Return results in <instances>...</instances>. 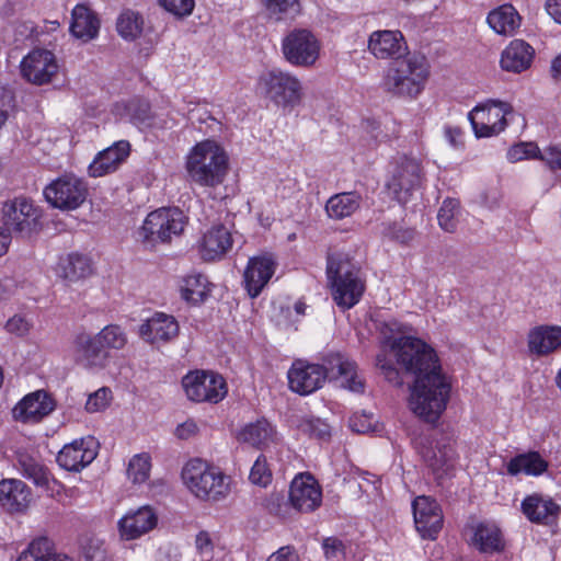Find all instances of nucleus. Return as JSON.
<instances>
[{"label": "nucleus", "instance_id": "f257e3e1", "mask_svg": "<svg viewBox=\"0 0 561 561\" xmlns=\"http://www.w3.org/2000/svg\"><path fill=\"white\" fill-rule=\"evenodd\" d=\"M411 328L389 320L380 328L383 343L389 346L399 365L415 376L411 388V411L428 423H435L446 410L451 385L442 373L435 351L417 337L407 335Z\"/></svg>", "mask_w": 561, "mask_h": 561}, {"label": "nucleus", "instance_id": "f03ea898", "mask_svg": "<svg viewBox=\"0 0 561 561\" xmlns=\"http://www.w3.org/2000/svg\"><path fill=\"white\" fill-rule=\"evenodd\" d=\"M229 158L215 140L196 144L186 159V171L192 182L204 187L220 185L228 173Z\"/></svg>", "mask_w": 561, "mask_h": 561}, {"label": "nucleus", "instance_id": "7ed1b4c3", "mask_svg": "<svg viewBox=\"0 0 561 561\" xmlns=\"http://www.w3.org/2000/svg\"><path fill=\"white\" fill-rule=\"evenodd\" d=\"M127 342L126 332L117 324H108L94 335L81 333L75 341L76 362L84 368L102 369L111 358L110 351L123 350Z\"/></svg>", "mask_w": 561, "mask_h": 561}, {"label": "nucleus", "instance_id": "20e7f679", "mask_svg": "<svg viewBox=\"0 0 561 561\" xmlns=\"http://www.w3.org/2000/svg\"><path fill=\"white\" fill-rule=\"evenodd\" d=\"M428 75L425 58L409 54L390 64L382 79V88L393 96L415 99L424 90Z\"/></svg>", "mask_w": 561, "mask_h": 561}, {"label": "nucleus", "instance_id": "39448f33", "mask_svg": "<svg viewBox=\"0 0 561 561\" xmlns=\"http://www.w3.org/2000/svg\"><path fill=\"white\" fill-rule=\"evenodd\" d=\"M186 488L198 499L219 502L231 492V478L202 459L190 460L182 470Z\"/></svg>", "mask_w": 561, "mask_h": 561}, {"label": "nucleus", "instance_id": "423d86ee", "mask_svg": "<svg viewBox=\"0 0 561 561\" xmlns=\"http://www.w3.org/2000/svg\"><path fill=\"white\" fill-rule=\"evenodd\" d=\"M327 274L332 285L333 300L339 307L350 309L359 301L364 283L347 257L341 254L329 256Z\"/></svg>", "mask_w": 561, "mask_h": 561}, {"label": "nucleus", "instance_id": "0eeeda50", "mask_svg": "<svg viewBox=\"0 0 561 561\" xmlns=\"http://www.w3.org/2000/svg\"><path fill=\"white\" fill-rule=\"evenodd\" d=\"M257 91L278 107L294 108L304 95L301 81L282 69L263 72L257 80Z\"/></svg>", "mask_w": 561, "mask_h": 561}, {"label": "nucleus", "instance_id": "6e6552de", "mask_svg": "<svg viewBox=\"0 0 561 561\" xmlns=\"http://www.w3.org/2000/svg\"><path fill=\"white\" fill-rule=\"evenodd\" d=\"M46 201L55 208L73 210L79 208L88 196V185L73 173H65L53 180L45 188Z\"/></svg>", "mask_w": 561, "mask_h": 561}, {"label": "nucleus", "instance_id": "1a4fd4ad", "mask_svg": "<svg viewBox=\"0 0 561 561\" xmlns=\"http://www.w3.org/2000/svg\"><path fill=\"white\" fill-rule=\"evenodd\" d=\"M511 104L497 100H488L474 106L468 114L477 138L492 137L503 131L507 125V115L512 114Z\"/></svg>", "mask_w": 561, "mask_h": 561}, {"label": "nucleus", "instance_id": "9d476101", "mask_svg": "<svg viewBox=\"0 0 561 561\" xmlns=\"http://www.w3.org/2000/svg\"><path fill=\"white\" fill-rule=\"evenodd\" d=\"M185 226V217L179 208H160L151 211L145 219L139 237L147 242H167L179 236Z\"/></svg>", "mask_w": 561, "mask_h": 561}, {"label": "nucleus", "instance_id": "9b49d317", "mask_svg": "<svg viewBox=\"0 0 561 561\" xmlns=\"http://www.w3.org/2000/svg\"><path fill=\"white\" fill-rule=\"evenodd\" d=\"M423 179L422 161L415 157L403 156L397 160L386 187L396 201L404 204L411 193L421 186Z\"/></svg>", "mask_w": 561, "mask_h": 561}, {"label": "nucleus", "instance_id": "f8f14e48", "mask_svg": "<svg viewBox=\"0 0 561 561\" xmlns=\"http://www.w3.org/2000/svg\"><path fill=\"white\" fill-rule=\"evenodd\" d=\"M282 53L287 62L295 67H311L320 54V43L307 28H294L282 39Z\"/></svg>", "mask_w": 561, "mask_h": 561}, {"label": "nucleus", "instance_id": "ddd939ff", "mask_svg": "<svg viewBox=\"0 0 561 561\" xmlns=\"http://www.w3.org/2000/svg\"><path fill=\"white\" fill-rule=\"evenodd\" d=\"M183 389L191 401L218 403L227 394V383L222 376L195 370L182 379Z\"/></svg>", "mask_w": 561, "mask_h": 561}, {"label": "nucleus", "instance_id": "4468645a", "mask_svg": "<svg viewBox=\"0 0 561 561\" xmlns=\"http://www.w3.org/2000/svg\"><path fill=\"white\" fill-rule=\"evenodd\" d=\"M58 62L54 53L44 48L31 50L20 62L21 77L28 83L44 85L50 83L58 73Z\"/></svg>", "mask_w": 561, "mask_h": 561}, {"label": "nucleus", "instance_id": "2eb2a0df", "mask_svg": "<svg viewBox=\"0 0 561 561\" xmlns=\"http://www.w3.org/2000/svg\"><path fill=\"white\" fill-rule=\"evenodd\" d=\"M3 221L5 229L20 233L33 232L42 216L41 209L26 197H16L3 205Z\"/></svg>", "mask_w": 561, "mask_h": 561}, {"label": "nucleus", "instance_id": "dca6fc26", "mask_svg": "<svg viewBox=\"0 0 561 561\" xmlns=\"http://www.w3.org/2000/svg\"><path fill=\"white\" fill-rule=\"evenodd\" d=\"M56 408L54 398L45 390H36L23 397L12 409L15 421L36 424L48 416Z\"/></svg>", "mask_w": 561, "mask_h": 561}, {"label": "nucleus", "instance_id": "f3484780", "mask_svg": "<svg viewBox=\"0 0 561 561\" xmlns=\"http://www.w3.org/2000/svg\"><path fill=\"white\" fill-rule=\"evenodd\" d=\"M289 501L301 513L316 511L322 503V490L314 477L308 472L297 474L290 483Z\"/></svg>", "mask_w": 561, "mask_h": 561}, {"label": "nucleus", "instance_id": "a211bd4d", "mask_svg": "<svg viewBox=\"0 0 561 561\" xmlns=\"http://www.w3.org/2000/svg\"><path fill=\"white\" fill-rule=\"evenodd\" d=\"M320 367L327 379H341V385L353 392L364 391V381L357 375L356 365L340 353H330L323 357Z\"/></svg>", "mask_w": 561, "mask_h": 561}, {"label": "nucleus", "instance_id": "6ab92c4d", "mask_svg": "<svg viewBox=\"0 0 561 561\" xmlns=\"http://www.w3.org/2000/svg\"><path fill=\"white\" fill-rule=\"evenodd\" d=\"M98 455V444L91 436L76 439L57 455L58 465L68 471H80L90 465Z\"/></svg>", "mask_w": 561, "mask_h": 561}, {"label": "nucleus", "instance_id": "aec40b11", "mask_svg": "<svg viewBox=\"0 0 561 561\" xmlns=\"http://www.w3.org/2000/svg\"><path fill=\"white\" fill-rule=\"evenodd\" d=\"M289 388L299 394H310L325 382V371L319 364L297 360L288 370Z\"/></svg>", "mask_w": 561, "mask_h": 561}, {"label": "nucleus", "instance_id": "412c9836", "mask_svg": "<svg viewBox=\"0 0 561 561\" xmlns=\"http://www.w3.org/2000/svg\"><path fill=\"white\" fill-rule=\"evenodd\" d=\"M369 51L378 59L393 61L409 55L408 45L400 31H375L368 39Z\"/></svg>", "mask_w": 561, "mask_h": 561}, {"label": "nucleus", "instance_id": "4be33fe9", "mask_svg": "<svg viewBox=\"0 0 561 561\" xmlns=\"http://www.w3.org/2000/svg\"><path fill=\"white\" fill-rule=\"evenodd\" d=\"M522 512L534 524H553L560 513V504L550 495L533 493L522 501Z\"/></svg>", "mask_w": 561, "mask_h": 561}, {"label": "nucleus", "instance_id": "5701e85b", "mask_svg": "<svg viewBox=\"0 0 561 561\" xmlns=\"http://www.w3.org/2000/svg\"><path fill=\"white\" fill-rule=\"evenodd\" d=\"M179 330V323L173 316L156 312L139 327V335L144 341L159 345L175 339Z\"/></svg>", "mask_w": 561, "mask_h": 561}, {"label": "nucleus", "instance_id": "b1692460", "mask_svg": "<svg viewBox=\"0 0 561 561\" xmlns=\"http://www.w3.org/2000/svg\"><path fill=\"white\" fill-rule=\"evenodd\" d=\"M276 263L268 255L254 256L243 273L244 287L251 298L257 297L275 272Z\"/></svg>", "mask_w": 561, "mask_h": 561}, {"label": "nucleus", "instance_id": "393cba45", "mask_svg": "<svg viewBox=\"0 0 561 561\" xmlns=\"http://www.w3.org/2000/svg\"><path fill=\"white\" fill-rule=\"evenodd\" d=\"M232 243L230 230L224 225H215L203 236L199 245L201 256L205 261L221 259L231 249Z\"/></svg>", "mask_w": 561, "mask_h": 561}, {"label": "nucleus", "instance_id": "a878e982", "mask_svg": "<svg viewBox=\"0 0 561 561\" xmlns=\"http://www.w3.org/2000/svg\"><path fill=\"white\" fill-rule=\"evenodd\" d=\"M32 502L31 489L21 480L3 479L0 481V504L11 513L24 512Z\"/></svg>", "mask_w": 561, "mask_h": 561}, {"label": "nucleus", "instance_id": "bb28decb", "mask_svg": "<svg viewBox=\"0 0 561 561\" xmlns=\"http://www.w3.org/2000/svg\"><path fill=\"white\" fill-rule=\"evenodd\" d=\"M130 146L128 141L121 140L101 151L89 165L91 176L99 178L114 172L128 157Z\"/></svg>", "mask_w": 561, "mask_h": 561}, {"label": "nucleus", "instance_id": "cd10ccee", "mask_svg": "<svg viewBox=\"0 0 561 561\" xmlns=\"http://www.w3.org/2000/svg\"><path fill=\"white\" fill-rule=\"evenodd\" d=\"M529 353L546 356L561 348V327L540 325L531 329L527 336Z\"/></svg>", "mask_w": 561, "mask_h": 561}, {"label": "nucleus", "instance_id": "c85d7f7f", "mask_svg": "<svg viewBox=\"0 0 561 561\" xmlns=\"http://www.w3.org/2000/svg\"><path fill=\"white\" fill-rule=\"evenodd\" d=\"M534 48L523 39H514L502 51L501 67L505 71L522 72L529 68L534 58Z\"/></svg>", "mask_w": 561, "mask_h": 561}, {"label": "nucleus", "instance_id": "c756f323", "mask_svg": "<svg viewBox=\"0 0 561 561\" xmlns=\"http://www.w3.org/2000/svg\"><path fill=\"white\" fill-rule=\"evenodd\" d=\"M99 28V20L89 8L83 4H78L73 8L70 32L76 38L89 42L98 35Z\"/></svg>", "mask_w": 561, "mask_h": 561}, {"label": "nucleus", "instance_id": "7c9ffc66", "mask_svg": "<svg viewBox=\"0 0 561 561\" xmlns=\"http://www.w3.org/2000/svg\"><path fill=\"white\" fill-rule=\"evenodd\" d=\"M423 458L436 479L440 480L454 470L456 453L451 445H443L436 449H428L423 454Z\"/></svg>", "mask_w": 561, "mask_h": 561}, {"label": "nucleus", "instance_id": "2f4dec72", "mask_svg": "<svg viewBox=\"0 0 561 561\" xmlns=\"http://www.w3.org/2000/svg\"><path fill=\"white\" fill-rule=\"evenodd\" d=\"M488 24L500 35L512 36L520 26V16L512 4H503L488 15Z\"/></svg>", "mask_w": 561, "mask_h": 561}, {"label": "nucleus", "instance_id": "473e14b6", "mask_svg": "<svg viewBox=\"0 0 561 561\" xmlns=\"http://www.w3.org/2000/svg\"><path fill=\"white\" fill-rule=\"evenodd\" d=\"M507 473L517 476L525 473L527 476H540L548 469V462L537 451L519 454L512 458L506 466Z\"/></svg>", "mask_w": 561, "mask_h": 561}, {"label": "nucleus", "instance_id": "72a5a7b5", "mask_svg": "<svg viewBox=\"0 0 561 561\" xmlns=\"http://www.w3.org/2000/svg\"><path fill=\"white\" fill-rule=\"evenodd\" d=\"M362 197L356 192H344L331 196L325 204L328 216L335 220L352 216L360 206Z\"/></svg>", "mask_w": 561, "mask_h": 561}, {"label": "nucleus", "instance_id": "f704fd0d", "mask_svg": "<svg viewBox=\"0 0 561 561\" xmlns=\"http://www.w3.org/2000/svg\"><path fill=\"white\" fill-rule=\"evenodd\" d=\"M92 273L90 260L81 254L71 253L60 259L57 267V274L68 282H77L85 278Z\"/></svg>", "mask_w": 561, "mask_h": 561}, {"label": "nucleus", "instance_id": "c9c22d12", "mask_svg": "<svg viewBox=\"0 0 561 561\" xmlns=\"http://www.w3.org/2000/svg\"><path fill=\"white\" fill-rule=\"evenodd\" d=\"M468 541L481 553L500 552L505 546L500 528H472Z\"/></svg>", "mask_w": 561, "mask_h": 561}, {"label": "nucleus", "instance_id": "e433bc0d", "mask_svg": "<svg viewBox=\"0 0 561 561\" xmlns=\"http://www.w3.org/2000/svg\"><path fill=\"white\" fill-rule=\"evenodd\" d=\"M412 511L415 524L423 526H440L443 512L439 504L430 496H417L412 502Z\"/></svg>", "mask_w": 561, "mask_h": 561}, {"label": "nucleus", "instance_id": "4c0bfd02", "mask_svg": "<svg viewBox=\"0 0 561 561\" xmlns=\"http://www.w3.org/2000/svg\"><path fill=\"white\" fill-rule=\"evenodd\" d=\"M274 428L266 420L245 425L238 435L239 440L255 447L266 446L273 440Z\"/></svg>", "mask_w": 561, "mask_h": 561}, {"label": "nucleus", "instance_id": "58836bf2", "mask_svg": "<svg viewBox=\"0 0 561 561\" xmlns=\"http://www.w3.org/2000/svg\"><path fill=\"white\" fill-rule=\"evenodd\" d=\"M209 282L205 275H188L181 286L182 298L192 304H199L209 295Z\"/></svg>", "mask_w": 561, "mask_h": 561}, {"label": "nucleus", "instance_id": "ea45409f", "mask_svg": "<svg viewBox=\"0 0 561 561\" xmlns=\"http://www.w3.org/2000/svg\"><path fill=\"white\" fill-rule=\"evenodd\" d=\"M22 474L32 480L37 486L50 489V482H55L48 469L30 456H21L19 459Z\"/></svg>", "mask_w": 561, "mask_h": 561}, {"label": "nucleus", "instance_id": "a19ab883", "mask_svg": "<svg viewBox=\"0 0 561 561\" xmlns=\"http://www.w3.org/2000/svg\"><path fill=\"white\" fill-rule=\"evenodd\" d=\"M56 552L55 543L45 536L34 538L16 561H50Z\"/></svg>", "mask_w": 561, "mask_h": 561}, {"label": "nucleus", "instance_id": "79ce46f5", "mask_svg": "<svg viewBox=\"0 0 561 561\" xmlns=\"http://www.w3.org/2000/svg\"><path fill=\"white\" fill-rule=\"evenodd\" d=\"M144 20L141 15L131 10H126L117 19L116 28L118 34L127 39L134 41L142 33Z\"/></svg>", "mask_w": 561, "mask_h": 561}, {"label": "nucleus", "instance_id": "37998d69", "mask_svg": "<svg viewBox=\"0 0 561 561\" xmlns=\"http://www.w3.org/2000/svg\"><path fill=\"white\" fill-rule=\"evenodd\" d=\"M158 515L150 505H144L136 510H129L122 516L117 526H157Z\"/></svg>", "mask_w": 561, "mask_h": 561}, {"label": "nucleus", "instance_id": "c03bdc74", "mask_svg": "<svg viewBox=\"0 0 561 561\" xmlns=\"http://www.w3.org/2000/svg\"><path fill=\"white\" fill-rule=\"evenodd\" d=\"M297 427L312 438L324 440L331 436L330 425L320 417L304 416L298 421Z\"/></svg>", "mask_w": 561, "mask_h": 561}, {"label": "nucleus", "instance_id": "a18cd8bd", "mask_svg": "<svg viewBox=\"0 0 561 561\" xmlns=\"http://www.w3.org/2000/svg\"><path fill=\"white\" fill-rule=\"evenodd\" d=\"M268 14L276 20L293 18L300 11L299 0H263Z\"/></svg>", "mask_w": 561, "mask_h": 561}, {"label": "nucleus", "instance_id": "49530a36", "mask_svg": "<svg viewBox=\"0 0 561 561\" xmlns=\"http://www.w3.org/2000/svg\"><path fill=\"white\" fill-rule=\"evenodd\" d=\"M459 213V202L454 198H446L437 214L439 227L447 231L453 232L457 227V215Z\"/></svg>", "mask_w": 561, "mask_h": 561}, {"label": "nucleus", "instance_id": "de8ad7c7", "mask_svg": "<svg viewBox=\"0 0 561 561\" xmlns=\"http://www.w3.org/2000/svg\"><path fill=\"white\" fill-rule=\"evenodd\" d=\"M150 456L146 453L135 455L128 465V477L134 483H144L150 473Z\"/></svg>", "mask_w": 561, "mask_h": 561}, {"label": "nucleus", "instance_id": "09e8293b", "mask_svg": "<svg viewBox=\"0 0 561 561\" xmlns=\"http://www.w3.org/2000/svg\"><path fill=\"white\" fill-rule=\"evenodd\" d=\"M80 548L82 561H105L106 551L102 540L94 537L83 538Z\"/></svg>", "mask_w": 561, "mask_h": 561}, {"label": "nucleus", "instance_id": "8fccbe9b", "mask_svg": "<svg viewBox=\"0 0 561 561\" xmlns=\"http://www.w3.org/2000/svg\"><path fill=\"white\" fill-rule=\"evenodd\" d=\"M350 427L353 432L366 434L377 431V421L373 413L363 411L351 416Z\"/></svg>", "mask_w": 561, "mask_h": 561}, {"label": "nucleus", "instance_id": "3c124183", "mask_svg": "<svg viewBox=\"0 0 561 561\" xmlns=\"http://www.w3.org/2000/svg\"><path fill=\"white\" fill-rule=\"evenodd\" d=\"M539 148L533 142H520L507 151V159L511 162H518L524 159L540 157Z\"/></svg>", "mask_w": 561, "mask_h": 561}, {"label": "nucleus", "instance_id": "603ef678", "mask_svg": "<svg viewBox=\"0 0 561 561\" xmlns=\"http://www.w3.org/2000/svg\"><path fill=\"white\" fill-rule=\"evenodd\" d=\"M158 3L165 11L179 18L191 15L195 7L194 0H158Z\"/></svg>", "mask_w": 561, "mask_h": 561}, {"label": "nucleus", "instance_id": "864d4df0", "mask_svg": "<svg viewBox=\"0 0 561 561\" xmlns=\"http://www.w3.org/2000/svg\"><path fill=\"white\" fill-rule=\"evenodd\" d=\"M272 474L267 468L266 459L264 456H259L251 468L249 479L252 483L259 485H266L271 481Z\"/></svg>", "mask_w": 561, "mask_h": 561}, {"label": "nucleus", "instance_id": "5fc2aeb1", "mask_svg": "<svg viewBox=\"0 0 561 561\" xmlns=\"http://www.w3.org/2000/svg\"><path fill=\"white\" fill-rule=\"evenodd\" d=\"M376 366L381 370L385 378L392 385L400 387L403 385V379L399 370L392 365L385 354H379L376 357Z\"/></svg>", "mask_w": 561, "mask_h": 561}, {"label": "nucleus", "instance_id": "6e6d98bb", "mask_svg": "<svg viewBox=\"0 0 561 561\" xmlns=\"http://www.w3.org/2000/svg\"><path fill=\"white\" fill-rule=\"evenodd\" d=\"M111 400V390L108 388H100L95 392L89 396L85 410L90 413L99 412L104 410Z\"/></svg>", "mask_w": 561, "mask_h": 561}, {"label": "nucleus", "instance_id": "4d7b16f0", "mask_svg": "<svg viewBox=\"0 0 561 561\" xmlns=\"http://www.w3.org/2000/svg\"><path fill=\"white\" fill-rule=\"evenodd\" d=\"M324 554L328 559L336 558L345 553V543L336 537H328L322 542Z\"/></svg>", "mask_w": 561, "mask_h": 561}, {"label": "nucleus", "instance_id": "13d9d810", "mask_svg": "<svg viewBox=\"0 0 561 561\" xmlns=\"http://www.w3.org/2000/svg\"><path fill=\"white\" fill-rule=\"evenodd\" d=\"M444 136L447 142L455 149H462L465 146L463 130L458 126L446 125Z\"/></svg>", "mask_w": 561, "mask_h": 561}, {"label": "nucleus", "instance_id": "bf43d9fd", "mask_svg": "<svg viewBox=\"0 0 561 561\" xmlns=\"http://www.w3.org/2000/svg\"><path fill=\"white\" fill-rule=\"evenodd\" d=\"M32 324L22 316H14L8 320L5 328L10 333L23 336L28 333Z\"/></svg>", "mask_w": 561, "mask_h": 561}, {"label": "nucleus", "instance_id": "052dcab7", "mask_svg": "<svg viewBox=\"0 0 561 561\" xmlns=\"http://www.w3.org/2000/svg\"><path fill=\"white\" fill-rule=\"evenodd\" d=\"M540 159L547 163L551 170L561 171V148L549 147L540 153Z\"/></svg>", "mask_w": 561, "mask_h": 561}, {"label": "nucleus", "instance_id": "680f3d73", "mask_svg": "<svg viewBox=\"0 0 561 561\" xmlns=\"http://www.w3.org/2000/svg\"><path fill=\"white\" fill-rule=\"evenodd\" d=\"M267 561H299V557L293 547L285 546L272 553Z\"/></svg>", "mask_w": 561, "mask_h": 561}, {"label": "nucleus", "instance_id": "e2e57ef3", "mask_svg": "<svg viewBox=\"0 0 561 561\" xmlns=\"http://www.w3.org/2000/svg\"><path fill=\"white\" fill-rule=\"evenodd\" d=\"M196 548L204 556H209L213 550V540L206 530H202L196 536Z\"/></svg>", "mask_w": 561, "mask_h": 561}, {"label": "nucleus", "instance_id": "0e129e2a", "mask_svg": "<svg viewBox=\"0 0 561 561\" xmlns=\"http://www.w3.org/2000/svg\"><path fill=\"white\" fill-rule=\"evenodd\" d=\"M545 9L554 22L561 24V0H547Z\"/></svg>", "mask_w": 561, "mask_h": 561}, {"label": "nucleus", "instance_id": "69168bd1", "mask_svg": "<svg viewBox=\"0 0 561 561\" xmlns=\"http://www.w3.org/2000/svg\"><path fill=\"white\" fill-rule=\"evenodd\" d=\"M198 427L193 421L182 423L176 427V435L181 439H187L188 437L196 434Z\"/></svg>", "mask_w": 561, "mask_h": 561}, {"label": "nucleus", "instance_id": "338daca9", "mask_svg": "<svg viewBox=\"0 0 561 561\" xmlns=\"http://www.w3.org/2000/svg\"><path fill=\"white\" fill-rule=\"evenodd\" d=\"M150 528H118L119 538L125 541L134 540L146 534Z\"/></svg>", "mask_w": 561, "mask_h": 561}, {"label": "nucleus", "instance_id": "774afa93", "mask_svg": "<svg viewBox=\"0 0 561 561\" xmlns=\"http://www.w3.org/2000/svg\"><path fill=\"white\" fill-rule=\"evenodd\" d=\"M415 237V231L410 228H398L393 232V238L403 244H409Z\"/></svg>", "mask_w": 561, "mask_h": 561}]
</instances>
